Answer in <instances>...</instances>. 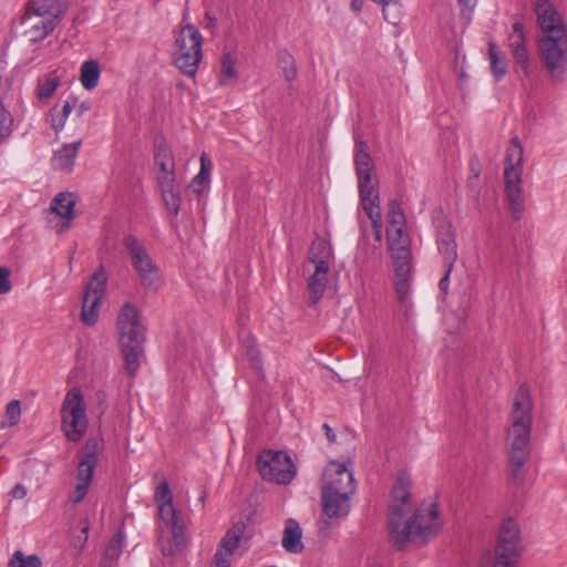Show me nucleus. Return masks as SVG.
<instances>
[{
	"label": "nucleus",
	"mask_w": 567,
	"mask_h": 567,
	"mask_svg": "<svg viewBox=\"0 0 567 567\" xmlns=\"http://www.w3.org/2000/svg\"><path fill=\"white\" fill-rule=\"evenodd\" d=\"M125 546V535L122 530L115 533L104 548L100 567H114L123 553Z\"/></svg>",
	"instance_id": "nucleus-25"
},
{
	"label": "nucleus",
	"mask_w": 567,
	"mask_h": 567,
	"mask_svg": "<svg viewBox=\"0 0 567 567\" xmlns=\"http://www.w3.org/2000/svg\"><path fill=\"white\" fill-rule=\"evenodd\" d=\"M508 47L512 51L515 63L520 68L525 75L529 74V52L526 45L524 33V25L522 22L516 21L512 27V32L508 35Z\"/></svg>",
	"instance_id": "nucleus-18"
},
{
	"label": "nucleus",
	"mask_w": 567,
	"mask_h": 567,
	"mask_svg": "<svg viewBox=\"0 0 567 567\" xmlns=\"http://www.w3.org/2000/svg\"><path fill=\"white\" fill-rule=\"evenodd\" d=\"M460 7L462 8V16L470 20V13L477 4V0H457Z\"/></svg>",
	"instance_id": "nucleus-52"
},
{
	"label": "nucleus",
	"mask_w": 567,
	"mask_h": 567,
	"mask_svg": "<svg viewBox=\"0 0 567 567\" xmlns=\"http://www.w3.org/2000/svg\"><path fill=\"white\" fill-rule=\"evenodd\" d=\"M205 498H206V494H203V495L199 497V502H200V503H204V502H205Z\"/></svg>",
	"instance_id": "nucleus-62"
},
{
	"label": "nucleus",
	"mask_w": 567,
	"mask_h": 567,
	"mask_svg": "<svg viewBox=\"0 0 567 567\" xmlns=\"http://www.w3.org/2000/svg\"><path fill=\"white\" fill-rule=\"evenodd\" d=\"M21 415V408H20V401L13 400L9 402L6 406V416L8 419V425L13 426L16 425Z\"/></svg>",
	"instance_id": "nucleus-43"
},
{
	"label": "nucleus",
	"mask_w": 567,
	"mask_h": 567,
	"mask_svg": "<svg viewBox=\"0 0 567 567\" xmlns=\"http://www.w3.org/2000/svg\"><path fill=\"white\" fill-rule=\"evenodd\" d=\"M394 287L398 300L401 303H404L408 300L410 293V279H395Z\"/></svg>",
	"instance_id": "nucleus-46"
},
{
	"label": "nucleus",
	"mask_w": 567,
	"mask_h": 567,
	"mask_svg": "<svg viewBox=\"0 0 567 567\" xmlns=\"http://www.w3.org/2000/svg\"><path fill=\"white\" fill-rule=\"evenodd\" d=\"M355 175L358 178V188L361 199H379V192L372 183L373 161L369 153L368 144L359 136L354 135V156Z\"/></svg>",
	"instance_id": "nucleus-11"
},
{
	"label": "nucleus",
	"mask_w": 567,
	"mask_h": 567,
	"mask_svg": "<svg viewBox=\"0 0 567 567\" xmlns=\"http://www.w3.org/2000/svg\"><path fill=\"white\" fill-rule=\"evenodd\" d=\"M393 266H411L410 239L388 241Z\"/></svg>",
	"instance_id": "nucleus-30"
},
{
	"label": "nucleus",
	"mask_w": 567,
	"mask_h": 567,
	"mask_svg": "<svg viewBox=\"0 0 567 567\" xmlns=\"http://www.w3.org/2000/svg\"><path fill=\"white\" fill-rule=\"evenodd\" d=\"M220 85H227L228 80L237 78L236 58L230 52H224L220 60Z\"/></svg>",
	"instance_id": "nucleus-34"
},
{
	"label": "nucleus",
	"mask_w": 567,
	"mask_h": 567,
	"mask_svg": "<svg viewBox=\"0 0 567 567\" xmlns=\"http://www.w3.org/2000/svg\"><path fill=\"white\" fill-rule=\"evenodd\" d=\"M60 85V78L55 74H50L48 79L38 85V96L41 100L51 97L58 86Z\"/></svg>",
	"instance_id": "nucleus-39"
},
{
	"label": "nucleus",
	"mask_w": 567,
	"mask_h": 567,
	"mask_svg": "<svg viewBox=\"0 0 567 567\" xmlns=\"http://www.w3.org/2000/svg\"><path fill=\"white\" fill-rule=\"evenodd\" d=\"M91 109V104L87 101H83L80 103L78 107V115L82 116L85 112H87Z\"/></svg>",
	"instance_id": "nucleus-59"
},
{
	"label": "nucleus",
	"mask_w": 567,
	"mask_h": 567,
	"mask_svg": "<svg viewBox=\"0 0 567 567\" xmlns=\"http://www.w3.org/2000/svg\"><path fill=\"white\" fill-rule=\"evenodd\" d=\"M71 100H68L64 102L62 109L59 111L62 115V117L66 118L69 117L70 113L72 112V109L74 104L78 102V99L75 96H71Z\"/></svg>",
	"instance_id": "nucleus-55"
},
{
	"label": "nucleus",
	"mask_w": 567,
	"mask_h": 567,
	"mask_svg": "<svg viewBox=\"0 0 567 567\" xmlns=\"http://www.w3.org/2000/svg\"><path fill=\"white\" fill-rule=\"evenodd\" d=\"M159 518L171 528L176 545L184 540V524L173 505V493L166 480L159 483L154 493Z\"/></svg>",
	"instance_id": "nucleus-12"
},
{
	"label": "nucleus",
	"mask_w": 567,
	"mask_h": 567,
	"mask_svg": "<svg viewBox=\"0 0 567 567\" xmlns=\"http://www.w3.org/2000/svg\"><path fill=\"white\" fill-rule=\"evenodd\" d=\"M159 189L166 208L171 210L174 216H177L179 213L182 198L176 184L167 187H159Z\"/></svg>",
	"instance_id": "nucleus-36"
},
{
	"label": "nucleus",
	"mask_w": 567,
	"mask_h": 567,
	"mask_svg": "<svg viewBox=\"0 0 567 567\" xmlns=\"http://www.w3.org/2000/svg\"><path fill=\"white\" fill-rule=\"evenodd\" d=\"M11 495L14 498L22 499L27 495V488L22 484H17L12 491Z\"/></svg>",
	"instance_id": "nucleus-57"
},
{
	"label": "nucleus",
	"mask_w": 567,
	"mask_h": 567,
	"mask_svg": "<svg viewBox=\"0 0 567 567\" xmlns=\"http://www.w3.org/2000/svg\"><path fill=\"white\" fill-rule=\"evenodd\" d=\"M257 468L264 480L284 485L289 484L297 473L290 455L282 451H262L257 460Z\"/></svg>",
	"instance_id": "nucleus-10"
},
{
	"label": "nucleus",
	"mask_w": 567,
	"mask_h": 567,
	"mask_svg": "<svg viewBox=\"0 0 567 567\" xmlns=\"http://www.w3.org/2000/svg\"><path fill=\"white\" fill-rule=\"evenodd\" d=\"M360 202L371 220L374 233V239L378 244H380L382 240V214L379 205V199L369 198L361 199Z\"/></svg>",
	"instance_id": "nucleus-28"
},
{
	"label": "nucleus",
	"mask_w": 567,
	"mask_h": 567,
	"mask_svg": "<svg viewBox=\"0 0 567 567\" xmlns=\"http://www.w3.org/2000/svg\"><path fill=\"white\" fill-rule=\"evenodd\" d=\"M106 278L103 268L94 272L91 281L87 284L83 301L81 318L87 326L94 324L99 319L101 300L104 295Z\"/></svg>",
	"instance_id": "nucleus-14"
},
{
	"label": "nucleus",
	"mask_w": 567,
	"mask_h": 567,
	"mask_svg": "<svg viewBox=\"0 0 567 567\" xmlns=\"http://www.w3.org/2000/svg\"><path fill=\"white\" fill-rule=\"evenodd\" d=\"M25 12L48 20L52 18L58 24L65 14V7L61 0H28Z\"/></svg>",
	"instance_id": "nucleus-21"
},
{
	"label": "nucleus",
	"mask_w": 567,
	"mask_h": 567,
	"mask_svg": "<svg viewBox=\"0 0 567 567\" xmlns=\"http://www.w3.org/2000/svg\"><path fill=\"white\" fill-rule=\"evenodd\" d=\"M333 259V252L331 245L322 239L317 238L312 241L310 249H309V262L312 264L315 267L320 266V262H322V266L330 269V264Z\"/></svg>",
	"instance_id": "nucleus-26"
},
{
	"label": "nucleus",
	"mask_w": 567,
	"mask_h": 567,
	"mask_svg": "<svg viewBox=\"0 0 567 567\" xmlns=\"http://www.w3.org/2000/svg\"><path fill=\"white\" fill-rule=\"evenodd\" d=\"M455 264H451V266H443L444 268V276L439 281V289L443 295H447L449 291V285H450V276L453 271Z\"/></svg>",
	"instance_id": "nucleus-49"
},
{
	"label": "nucleus",
	"mask_w": 567,
	"mask_h": 567,
	"mask_svg": "<svg viewBox=\"0 0 567 567\" xmlns=\"http://www.w3.org/2000/svg\"><path fill=\"white\" fill-rule=\"evenodd\" d=\"M61 427L68 441L78 443L86 433L89 421L81 390H69L61 405Z\"/></svg>",
	"instance_id": "nucleus-8"
},
{
	"label": "nucleus",
	"mask_w": 567,
	"mask_h": 567,
	"mask_svg": "<svg viewBox=\"0 0 567 567\" xmlns=\"http://www.w3.org/2000/svg\"><path fill=\"white\" fill-rule=\"evenodd\" d=\"M101 69L96 60L84 61L81 65V84L85 90L96 87L100 80Z\"/></svg>",
	"instance_id": "nucleus-32"
},
{
	"label": "nucleus",
	"mask_w": 567,
	"mask_h": 567,
	"mask_svg": "<svg viewBox=\"0 0 567 567\" xmlns=\"http://www.w3.org/2000/svg\"><path fill=\"white\" fill-rule=\"evenodd\" d=\"M209 182H210V177L208 176H205V175H202V174H197L193 179H192V183H190V188L192 190L197 194L198 196H200L202 194H204V192L208 188L209 186Z\"/></svg>",
	"instance_id": "nucleus-45"
},
{
	"label": "nucleus",
	"mask_w": 567,
	"mask_h": 567,
	"mask_svg": "<svg viewBox=\"0 0 567 567\" xmlns=\"http://www.w3.org/2000/svg\"><path fill=\"white\" fill-rule=\"evenodd\" d=\"M81 144V141H76L70 144H64L61 148L55 151L51 159L52 167L56 171L71 172L74 167Z\"/></svg>",
	"instance_id": "nucleus-22"
},
{
	"label": "nucleus",
	"mask_w": 567,
	"mask_h": 567,
	"mask_svg": "<svg viewBox=\"0 0 567 567\" xmlns=\"http://www.w3.org/2000/svg\"><path fill=\"white\" fill-rule=\"evenodd\" d=\"M395 279H410L412 266H393Z\"/></svg>",
	"instance_id": "nucleus-53"
},
{
	"label": "nucleus",
	"mask_w": 567,
	"mask_h": 567,
	"mask_svg": "<svg viewBox=\"0 0 567 567\" xmlns=\"http://www.w3.org/2000/svg\"><path fill=\"white\" fill-rule=\"evenodd\" d=\"M405 224V214L402 209L401 204L395 199L391 200L388 207V241L409 238L408 234L404 230Z\"/></svg>",
	"instance_id": "nucleus-19"
},
{
	"label": "nucleus",
	"mask_w": 567,
	"mask_h": 567,
	"mask_svg": "<svg viewBox=\"0 0 567 567\" xmlns=\"http://www.w3.org/2000/svg\"><path fill=\"white\" fill-rule=\"evenodd\" d=\"M205 18L207 20L206 28H214L216 25L217 20L215 17H212L209 12L205 13Z\"/></svg>",
	"instance_id": "nucleus-61"
},
{
	"label": "nucleus",
	"mask_w": 567,
	"mask_h": 567,
	"mask_svg": "<svg viewBox=\"0 0 567 567\" xmlns=\"http://www.w3.org/2000/svg\"><path fill=\"white\" fill-rule=\"evenodd\" d=\"M532 410L529 390L523 384L517 389L514 398L513 422L507 436L511 477L515 483H522L525 477L524 465L529 456Z\"/></svg>",
	"instance_id": "nucleus-3"
},
{
	"label": "nucleus",
	"mask_w": 567,
	"mask_h": 567,
	"mask_svg": "<svg viewBox=\"0 0 567 567\" xmlns=\"http://www.w3.org/2000/svg\"><path fill=\"white\" fill-rule=\"evenodd\" d=\"M99 451L100 441L95 437L87 439L80 451L76 468V484L70 495V501L74 504L81 503L89 492L94 470L99 462Z\"/></svg>",
	"instance_id": "nucleus-9"
},
{
	"label": "nucleus",
	"mask_w": 567,
	"mask_h": 567,
	"mask_svg": "<svg viewBox=\"0 0 567 567\" xmlns=\"http://www.w3.org/2000/svg\"><path fill=\"white\" fill-rule=\"evenodd\" d=\"M322 430L327 436V440L329 441V443H334L336 440H337V436L332 430V427L328 424V423H324L322 425Z\"/></svg>",
	"instance_id": "nucleus-58"
},
{
	"label": "nucleus",
	"mask_w": 567,
	"mask_h": 567,
	"mask_svg": "<svg viewBox=\"0 0 567 567\" xmlns=\"http://www.w3.org/2000/svg\"><path fill=\"white\" fill-rule=\"evenodd\" d=\"M391 494L388 528L396 549L402 550L408 543L424 545L437 535L442 522L436 503L420 504L413 515L404 519L411 506V478L405 472L398 474Z\"/></svg>",
	"instance_id": "nucleus-1"
},
{
	"label": "nucleus",
	"mask_w": 567,
	"mask_h": 567,
	"mask_svg": "<svg viewBox=\"0 0 567 567\" xmlns=\"http://www.w3.org/2000/svg\"><path fill=\"white\" fill-rule=\"evenodd\" d=\"M42 563L39 556H24L21 550L14 551L9 561V567H41Z\"/></svg>",
	"instance_id": "nucleus-37"
},
{
	"label": "nucleus",
	"mask_w": 567,
	"mask_h": 567,
	"mask_svg": "<svg viewBox=\"0 0 567 567\" xmlns=\"http://www.w3.org/2000/svg\"><path fill=\"white\" fill-rule=\"evenodd\" d=\"M322 512L329 518L346 517L350 512V495L321 492Z\"/></svg>",
	"instance_id": "nucleus-20"
},
{
	"label": "nucleus",
	"mask_w": 567,
	"mask_h": 567,
	"mask_svg": "<svg viewBox=\"0 0 567 567\" xmlns=\"http://www.w3.org/2000/svg\"><path fill=\"white\" fill-rule=\"evenodd\" d=\"M247 354L249 357L252 368L260 371L261 370V359H260L259 352L257 350H249Z\"/></svg>",
	"instance_id": "nucleus-56"
},
{
	"label": "nucleus",
	"mask_w": 567,
	"mask_h": 567,
	"mask_svg": "<svg viewBox=\"0 0 567 567\" xmlns=\"http://www.w3.org/2000/svg\"><path fill=\"white\" fill-rule=\"evenodd\" d=\"M20 23L24 27L23 35L32 43L44 40L58 25L52 18L48 20L29 12H24Z\"/></svg>",
	"instance_id": "nucleus-17"
},
{
	"label": "nucleus",
	"mask_w": 567,
	"mask_h": 567,
	"mask_svg": "<svg viewBox=\"0 0 567 567\" xmlns=\"http://www.w3.org/2000/svg\"><path fill=\"white\" fill-rule=\"evenodd\" d=\"M534 10L544 33L538 40L540 61L550 79L561 82L567 73V29L550 0H534Z\"/></svg>",
	"instance_id": "nucleus-2"
},
{
	"label": "nucleus",
	"mask_w": 567,
	"mask_h": 567,
	"mask_svg": "<svg viewBox=\"0 0 567 567\" xmlns=\"http://www.w3.org/2000/svg\"><path fill=\"white\" fill-rule=\"evenodd\" d=\"M471 173H472V175L467 178V185L470 187H473L475 185V183L477 182L480 174H481L477 162H475V163L471 162Z\"/></svg>",
	"instance_id": "nucleus-54"
},
{
	"label": "nucleus",
	"mask_w": 567,
	"mask_h": 567,
	"mask_svg": "<svg viewBox=\"0 0 567 567\" xmlns=\"http://www.w3.org/2000/svg\"><path fill=\"white\" fill-rule=\"evenodd\" d=\"M154 159L158 166H162V163L174 164L173 154H172L171 150L167 147V145H165V144L156 145Z\"/></svg>",
	"instance_id": "nucleus-42"
},
{
	"label": "nucleus",
	"mask_w": 567,
	"mask_h": 567,
	"mask_svg": "<svg viewBox=\"0 0 567 567\" xmlns=\"http://www.w3.org/2000/svg\"><path fill=\"white\" fill-rule=\"evenodd\" d=\"M277 60L285 79L288 82L293 81L297 76V66L292 54H290L287 50H280L278 52Z\"/></svg>",
	"instance_id": "nucleus-35"
},
{
	"label": "nucleus",
	"mask_w": 567,
	"mask_h": 567,
	"mask_svg": "<svg viewBox=\"0 0 567 567\" xmlns=\"http://www.w3.org/2000/svg\"><path fill=\"white\" fill-rule=\"evenodd\" d=\"M511 216L514 220H520L525 210L523 188L505 189Z\"/></svg>",
	"instance_id": "nucleus-33"
},
{
	"label": "nucleus",
	"mask_w": 567,
	"mask_h": 567,
	"mask_svg": "<svg viewBox=\"0 0 567 567\" xmlns=\"http://www.w3.org/2000/svg\"><path fill=\"white\" fill-rule=\"evenodd\" d=\"M523 145L518 136H514L506 150L504 184L505 189L522 188Z\"/></svg>",
	"instance_id": "nucleus-16"
},
{
	"label": "nucleus",
	"mask_w": 567,
	"mask_h": 567,
	"mask_svg": "<svg viewBox=\"0 0 567 567\" xmlns=\"http://www.w3.org/2000/svg\"><path fill=\"white\" fill-rule=\"evenodd\" d=\"M203 38L197 28L187 24L175 39L174 64L185 75L194 78L203 58Z\"/></svg>",
	"instance_id": "nucleus-7"
},
{
	"label": "nucleus",
	"mask_w": 567,
	"mask_h": 567,
	"mask_svg": "<svg viewBox=\"0 0 567 567\" xmlns=\"http://www.w3.org/2000/svg\"><path fill=\"white\" fill-rule=\"evenodd\" d=\"M11 270L7 267H0V295H4L11 290Z\"/></svg>",
	"instance_id": "nucleus-47"
},
{
	"label": "nucleus",
	"mask_w": 567,
	"mask_h": 567,
	"mask_svg": "<svg viewBox=\"0 0 567 567\" xmlns=\"http://www.w3.org/2000/svg\"><path fill=\"white\" fill-rule=\"evenodd\" d=\"M230 559L223 550H216L210 567H229Z\"/></svg>",
	"instance_id": "nucleus-50"
},
{
	"label": "nucleus",
	"mask_w": 567,
	"mask_h": 567,
	"mask_svg": "<svg viewBox=\"0 0 567 567\" xmlns=\"http://www.w3.org/2000/svg\"><path fill=\"white\" fill-rule=\"evenodd\" d=\"M245 530L246 524L244 522H237L236 524H234L233 527L228 529L225 536L221 538L217 550H223L224 554H226L227 557L230 558V556L235 553L236 548L238 547Z\"/></svg>",
	"instance_id": "nucleus-27"
},
{
	"label": "nucleus",
	"mask_w": 567,
	"mask_h": 567,
	"mask_svg": "<svg viewBox=\"0 0 567 567\" xmlns=\"http://www.w3.org/2000/svg\"><path fill=\"white\" fill-rule=\"evenodd\" d=\"M350 6L353 11L359 12L362 10L363 0H352Z\"/></svg>",
	"instance_id": "nucleus-60"
},
{
	"label": "nucleus",
	"mask_w": 567,
	"mask_h": 567,
	"mask_svg": "<svg viewBox=\"0 0 567 567\" xmlns=\"http://www.w3.org/2000/svg\"><path fill=\"white\" fill-rule=\"evenodd\" d=\"M281 545L286 551L299 554L303 550L302 530L296 519L289 518L286 522Z\"/></svg>",
	"instance_id": "nucleus-24"
},
{
	"label": "nucleus",
	"mask_w": 567,
	"mask_h": 567,
	"mask_svg": "<svg viewBox=\"0 0 567 567\" xmlns=\"http://www.w3.org/2000/svg\"><path fill=\"white\" fill-rule=\"evenodd\" d=\"M212 168H213V164H212L209 156L206 153H203L200 155V169H199L198 174L210 177Z\"/></svg>",
	"instance_id": "nucleus-51"
},
{
	"label": "nucleus",
	"mask_w": 567,
	"mask_h": 567,
	"mask_svg": "<svg viewBox=\"0 0 567 567\" xmlns=\"http://www.w3.org/2000/svg\"><path fill=\"white\" fill-rule=\"evenodd\" d=\"M159 167V173L156 177L158 187H167L171 185H175L176 175H175V163L174 164H165L162 163Z\"/></svg>",
	"instance_id": "nucleus-40"
},
{
	"label": "nucleus",
	"mask_w": 567,
	"mask_h": 567,
	"mask_svg": "<svg viewBox=\"0 0 567 567\" xmlns=\"http://www.w3.org/2000/svg\"><path fill=\"white\" fill-rule=\"evenodd\" d=\"M13 117L11 113L0 104V142L6 141L12 133Z\"/></svg>",
	"instance_id": "nucleus-41"
},
{
	"label": "nucleus",
	"mask_w": 567,
	"mask_h": 567,
	"mask_svg": "<svg viewBox=\"0 0 567 567\" xmlns=\"http://www.w3.org/2000/svg\"><path fill=\"white\" fill-rule=\"evenodd\" d=\"M522 549L518 523L513 518L503 522L495 547V555L482 557L480 567H513L519 558Z\"/></svg>",
	"instance_id": "nucleus-6"
},
{
	"label": "nucleus",
	"mask_w": 567,
	"mask_h": 567,
	"mask_svg": "<svg viewBox=\"0 0 567 567\" xmlns=\"http://www.w3.org/2000/svg\"><path fill=\"white\" fill-rule=\"evenodd\" d=\"M81 525V534L73 538L72 546L82 550L85 547L89 537L90 530V522L87 518H84L80 522Z\"/></svg>",
	"instance_id": "nucleus-44"
},
{
	"label": "nucleus",
	"mask_w": 567,
	"mask_h": 567,
	"mask_svg": "<svg viewBox=\"0 0 567 567\" xmlns=\"http://www.w3.org/2000/svg\"><path fill=\"white\" fill-rule=\"evenodd\" d=\"M75 200L71 193H59L51 202L50 209L58 216L71 220L74 217Z\"/></svg>",
	"instance_id": "nucleus-29"
},
{
	"label": "nucleus",
	"mask_w": 567,
	"mask_h": 567,
	"mask_svg": "<svg viewBox=\"0 0 567 567\" xmlns=\"http://www.w3.org/2000/svg\"><path fill=\"white\" fill-rule=\"evenodd\" d=\"M488 58L491 72L496 81H499L507 72V62L505 54L494 42L488 44Z\"/></svg>",
	"instance_id": "nucleus-31"
},
{
	"label": "nucleus",
	"mask_w": 567,
	"mask_h": 567,
	"mask_svg": "<svg viewBox=\"0 0 567 567\" xmlns=\"http://www.w3.org/2000/svg\"><path fill=\"white\" fill-rule=\"evenodd\" d=\"M382 12L384 19L393 24H399L402 16V7L401 4L395 0H390L388 2H384L382 6Z\"/></svg>",
	"instance_id": "nucleus-38"
},
{
	"label": "nucleus",
	"mask_w": 567,
	"mask_h": 567,
	"mask_svg": "<svg viewBox=\"0 0 567 567\" xmlns=\"http://www.w3.org/2000/svg\"><path fill=\"white\" fill-rule=\"evenodd\" d=\"M432 224L435 229V243L437 251L443 259V266L455 264L457 254L456 231L446 216L437 214L433 216Z\"/></svg>",
	"instance_id": "nucleus-13"
},
{
	"label": "nucleus",
	"mask_w": 567,
	"mask_h": 567,
	"mask_svg": "<svg viewBox=\"0 0 567 567\" xmlns=\"http://www.w3.org/2000/svg\"><path fill=\"white\" fill-rule=\"evenodd\" d=\"M355 491L353 473L346 464L332 461L323 472V486L321 492L342 493L352 495Z\"/></svg>",
	"instance_id": "nucleus-15"
},
{
	"label": "nucleus",
	"mask_w": 567,
	"mask_h": 567,
	"mask_svg": "<svg viewBox=\"0 0 567 567\" xmlns=\"http://www.w3.org/2000/svg\"><path fill=\"white\" fill-rule=\"evenodd\" d=\"M122 244L141 286L147 291H158L164 286V277L144 244L133 234L125 235Z\"/></svg>",
	"instance_id": "nucleus-5"
},
{
	"label": "nucleus",
	"mask_w": 567,
	"mask_h": 567,
	"mask_svg": "<svg viewBox=\"0 0 567 567\" xmlns=\"http://www.w3.org/2000/svg\"><path fill=\"white\" fill-rule=\"evenodd\" d=\"M330 269L322 266L315 267V271L310 275L307 288L310 295V303L316 305L323 297L328 281Z\"/></svg>",
	"instance_id": "nucleus-23"
},
{
	"label": "nucleus",
	"mask_w": 567,
	"mask_h": 567,
	"mask_svg": "<svg viewBox=\"0 0 567 567\" xmlns=\"http://www.w3.org/2000/svg\"><path fill=\"white\" fill-rule=\"evenodd\" d=\"M65 122H66V118L62 117L61 113L59 112L58 107H53L51 111H50V123H51V127L55 131V132H59L61 131L64 125H65Z\"/></svg>",
	"instance_id": "nucleus-48"
},
{
	"label": "nucleus",
	"mask_w": 567,
	"mask_h": 567,
	"mask_svg": "<svg viewBox=\"0 0 567 567\" xmlns=\"http://www.w3.org/2000/svg\"><path fill=\"white\" fill-rule=\"evenodd\" d=\"M118 342L125 363V370L134 378L140 369V355L145 340V328L140 320V311L135 305L125 302L116 321Z\"/></svg>",
	"instance_id": "nucleus-4"
}]
</instances>
